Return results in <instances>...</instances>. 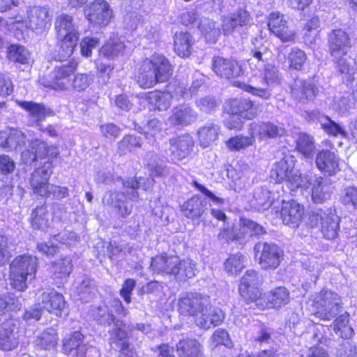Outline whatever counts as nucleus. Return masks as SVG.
<instances>
[{
    "label": "nucleus",
    "mask_w": 357,
    "mask_h": 357,
    "mask_svg": "<svg viewBox=\"0 0 357 357\" xmlns=\"http://www.w3.org/2000/svg\"><path fill=\"white\" fill-rule=\"evenodd\" d=\"M174 67L162 54H154L142 61L136 75L138 85L150 89L158 83L168 82L173 75Z\"/></svg>",
    "instance_id": "obj_1"
},
{
    "label": "nucleus",
    "mask_w": 357,
    "mask_h": 357,
    "mask_svg": "<svg viewBox=\"0 0 357 357\" xmlns=\"http://www.w3.org/2000/svg\"><path fill=\"white\" fill-rule=\"evenodd\" d=\"M196 263L190 259H181L176 255H158L151 259L154 273L173 275L179 282H185L196 275Z\"/></svg>",
    "instance_id": "obj_2"
},
{
    "label": "nucleus",
    "mask_w": 357,
    "mask_h": 357,
    "mask_svg": "<svg viewBox=\"0 0 357 357\" xmlns=\"http://www.w3.org/2000/svg\"><path fill=\"white\" fill-rule=\"evenodd\" d=\"M38 267V261L35 256L22 255L15 257L10 266V284L18 291H24L28 282L35 279Z\"/></svg>",
    "instance_id": "obj_3"
},
{
    "label": "nucleus",
    "mask_w": 357,
    "mask_h": 357,
    "mask_svg": "<svg viewBox=\"0 0 357 357\" xmlns=\"http://www.w3.org/2000/svg\"><path fill=\"white\" fill-rule=\"evenodd\" d=\"M309 225L320 227L325 238L335 239L338 236L340 218L334 207L315 208L309 214Z\"/></svg>",
    "instance_id": "obj_4"
},
{
    "label": "nucleus",
    "mask_w": 357,
    "mask_h": 357,
    "mask_svg": "<svg viewBox=\"0 0 357 357\" xmlns=\"http://www.w3.org/2000/svg\"><path fill=\"white\" fill-rule=\"evenodd\" d=\"M341 296L331 290H322L314 300V315L324 321L333 320L343 309Z\"/></svg>",
    "instance_id": "obj_5"
},
{
    "label": "nucleus",
    "mask_w": 357,
    "mask_h": 357,
    "mask_svg": "<svg viewBox=\"0 0 357 357\" xmlns=\"http://www.w3.org/2000/svg\"><path fill=\"white\" fill-rule=\"evenodd\" d=\"M259 264L263 269L277 268L283 257V251L274 243L259 241L254 247Z\"/></svg>",
    "instance_id": "obj_6"
},
{
    "label": "nucleus",
    "mask_w": 357,
    "mask_h": 357,
    "mask_svg": "<svg viewBox=\"0 0 357 357\" xmlns=\"http://www.w3.org/2000/svg\"><path fill=\"white\" fill-rule=\"evenodd\" d=\"M211 306L210 297L199 293L188 292L178 301V310L183 316L197 317Z\"/></svg>",
    "instance_id": "obj_7"
},
{
    "label": "nucleus",
    "mask_w": 357,
    "mask_h": 357,
    "mask_svg": "<svg viewBox=\"0 0 357 357\" xmlns=\"http://www.w3.org/2000/svg\"><path fill=\"white\" fill-rule=\"evenodd\" d=\"M52 19L49 7L33 6L27 10V22L25 26L36 34L41 35L50 27Z\"/></svg>",
    "instance_id": "obj_8"
},
{
    "label": "nucleus",
    "mask_w": 357,
    "mask_h": 357,
    "mask_svg": "<svg viewBox=\"0 0 357 357\" xmlns=\"http://www.w3.org/2000/svg\"><path fill=\"white\" fill-rule=\"evenodd\" d=\"M76 68L77 64L70 62L56 66L48 77L44 79L43 84L55 90H66L70 88L69 77L74 73Z\"/></svg>",
    "instance_id": "obj_9"
},
{
    "label": "nucleus",
    "mask_w": 357,
    "mask_h": 357,
    "mask_svg": "<svg viewBox=\"0 0 357 357\" xmlns=\"http://www.w3.org/2000/svg\"><path fill=\"white\" fill-rule=\"evenodd\" d=\"M169 142V147L167 153L174 162L189 157L195 148L193 137L188 133L173 137Z\"/></svg>",
    "instance_id": "obj_10"
},
{
    "label": "nucleus",
    "mask_w": 357,
    "mask_h": 357,
    "mask_svg": "<svg viewBox=\"0 0 357 357\" xmlns=\"http://www.w3.org/2000/svg\"><path fill=\"white\" fill-rule=\"evenodd\" d=\"M85 17L91 23L102 26H107L113 14L109 3L104 0H96L84 9Z\"/></svg>",
    "instance_id": "obj_11"
},
{
    "label": "nucleus",
    "mask_w": 357,
    "mask_h": 357,
    "mask_svg": "<svg viewBox=\"0 0 357 357\" xmlns=\"http://www.w3.org/2000/svg\"><path fill=\"white\" fill-rule=\"evenodd\" d=\"M17 105L28 113L29 125L43 130L42 122L54 112L42 103L33 101H17Z\"/></svg>",
    "instance_id": "obj_12"
},
{
    "label": "nucleus",
    "mask_w": 357,
    "mask_h": 357,
    "mask_svg": "<svg viewBox=\"0 0 357 357\" xmlns=\"http://www.w3.org/2000/svg\"><path fill=\"white\" fill-rule=\"evenodd\" d=\"M39 301L44 310L60 317L67 314V303L63 296L54 289L44 291Z\"/></svg>",
    "instance_id": "obj_13"
},
{
    "label": "nucleus",
    "mask_w": 357,
    "mask_h": 357,
    "mask_svg": "<svg viewBox=\"0 0 357 357\" xmlns=\"http://www.w3.org/2000/svg\"><path fill=\"white\" fill-rule=\"evenodd\" d=\"M268 29L282 42L294 41L295 33L289 27L284 15L278 12L271 13L268 17Z\"/></svg>",
    "instance_id": "obj_14"
},
{
    "label": "nucleus",
    "mask_w": 357,
    "mask_h": 357,
    "mask_svg": "<svg viewBox=\"0 0 357 357\" xmlns=\"http://www.w3.org/2000/svg\"><path fill=\"white\" fill-rule=\"evenodd\" d=\"M328 46L332 57H340V55H346L350 50L351 40L344 30L335 29L328 35Z\"/></svg>",
    "instance_id": "obj_15"
},
{
    "label": "nucleus",
    "mask_w": 357,
    "mask_h": 357,
    "mask_svg": "<svg viewBox=\"0 0 357 357\" xmlns=\"http://www.w3.org/2000/svg\"><path fill=\"white\" fill-rule=\"evenodd\" d=\"M129 199L127 196L126 189L125 192L116 190H107L102 197V202L104 204L116 209L117 213L123 218L131 213L132 206L126 200Z\"/></svg>",
    "instance_id": "obj_16"
},
{
    "label": "nucleus",
    "mask_w": 357,
    "mask_h": 357,
    "mask_svg": "<svg viewBox=\"0 0 357 357\" xmlns=\"http://www.w3.org/2000/svg\"><path fill=\"white\" fill-rule=\"evenodd\" d=\"M304 208L294 200L283 202L280 210V217L283 223L292 228H296L303 220Z\"/></svg>",
    "instance_id": "obj_17"
},
{
    "label": "nucleus",
    "mask_w": 357,
    "mask_h": 357,
    "mask_svg": "<svg viewBox=\"0 0 357 357\" xmlns=\"http://www.w3.org/2000/svg\"><path fill=\"white\" fill-rule=\"evenodd\" d=\"M52 173V166L50 162H47L43 167L35 169L31 174L29 181L34 193L40 196L47 195V190L50 186L48 181Z\"/></svg>",
    "instance_id": "obj_18"
},
{
    "label": "nucleus",
    "mask_w": 357,
    "mask_h": 357,
    "mask_svg": "<svg viewBox=\"0 0 357 357\" xmlns=\"http://www.w3.org/2000/svg\"><path fill=\"white\" fill-rule=\"evenodd\" d=\"M197 112L188 105H180L174 107L172 114L167 120V123L171 126H187L195 121Z\"/></svg>",
    "instance_id": "obj_19"
},
{
    "label": "nucleus",
    "mask_w": 357,
    "mask_h": 357,
    "mask_svg": "<svg viewBox=\"0 0 357 357\" xmlns=\"http://www.w3.org/2000/svg\"><path fill=\"white\" fill-rule=\"evenodd\" d=\"M252 20V17L245 8H239L229 14L222 22V31L225 35H229L234 30L240 26L248 25Z\"/></svg>",
    "instance_id": "obj_20"
},
{
    "label": "nucleus",
    "mask_w": 357,
    "mask_h": 357,
    "mask_svg": "<svg viewBox=\"0 0 357 357\" xmlns=\"http://www.w3.org/2000/svg\"><path fill=\"white\" fill-rule=\"evenodd\" d=\"M212 68L218 76L226 79L236 77L241 73V68L238 62L220 56L213 58Z\"/></svg>",
    "instance_id": "obj_21"
},
{
    "label": "nucleus",
    "mask_w": 357,
    "mask_h": 357,
    "mask_svg": "<svg viewBox=\"0 0 357 357\" xmlns=\"http://www.w3.org/2000/svg\"><path fill=\"white\" fill-rule=\"evenodd\" d=\"M253 48L250 50L251 57L248 59V63L251 68L262 70L268 62L270 52L266 42L262 43L261 40L255 39Z\"/></svg>",
    "instance_id": "obj_22"
},
{
    "label": "nucleus",
    "mask_w": 357,
    "mask_h": 357,
    "mask_svg": "<svg viewBox=\"0 0 357 357\" xmlns=\"http://www.w3.org/2000/svg\"><path fill=\"white\" fill-rule=\"evenodd\" d=\"M250 130L260 140L280 137L284 134V129L271 122H253L250 125Z\"/></svg>",
    "instance_id": "obj_23"
},
{
    "label": "nucleus",
    "mask_w": 357,
    "mask_h": 357,
    "mask_svg": "<svg viewBox=\"0 0 357 357\" xmlns=\"http://www.w3.org/2000/svg\"><path fill=\"white\" fill-rule=\"evenodd\" d=\"M54 30L57 37L79 38L78 26L74 22L73 16L61 13L56 17Z\"/></svg>",
    "instance_id": "obj_24"
},
{
    "label": "nucleus",
    "mask_w": 357,
    "mask_h": 357,
    "mask_svg": "<svg viewBox=\"0 0 357 357\" xmlns=\"http://www.w3.org/2000/svg\"><path fill=\"white\" fill-rule=\"evenodd\" d=\"M228 107L230 114H238L243 119H252L257 116V108L251 100L246 98L231 99Z\"/></svg>",
    "instance_id": "obj_25"
},
{
    "label": "nucleus",
    "mask_w": 357,
    "mask_h": 357,
    "mask_svg": "<svg viewBox=\"0 0 357 357\" xmlns=\"http://www.w3.org/2000/svg\"><path fill=\"white\" fill-rule=\"evenodd\" d=\"M315 162L319 170L329 176L334 175L339 170V158L334 152L329 150L319 151Z\"/></svg>",
    "instance_id": "obj_26"
},
{
    "label": "nucleus",
    "mask_w": 357,
    "mask_h": 357,
    "mask_svg": "<svg viewBox=\"0 0 357 357\" xmlns=\"http://www.w3.org/2000/svg\"><path fill=\"white\" fill-rule=\"evenodd\" d=\"M319 89L310 81L296 79L291 86V95L301 102L314 100Z\"/></svg>",
    "instance_id": "obj_27"
},
{
    "label": "nucleus",
    "mask_w": 357,
    "mask_h": 357,
    "mask_svg": "<svg viewBox=\"0 0 357 357\" xmlns=\"http://www.w3.org/2000/svg\"><path fill=\"white\" fill-rule=\"evenodd\" d=\"M26 135L16 128H9L8 132H0V146L8 150H15L25 144Z\"/></svg>",
    "instance_id": "obj_28"
},
{
    "label": "nucleus",
    "mask_w": 357,
    "mask_h": 357,
    "mask_svg": "<svg viewBox=\"0 0 357 357\" xmlns=\"http://www.w3.org/2000/svg\"><path fill=\"white\" fill-rule=\"evenodd\" d=\"M224 319L222 312L220 310L212 309L211 305L203 310L197 317L195 323L197 326L204 329H208L212 326L220 325Z\"/></svg>",
    "instance_id": "obj_29"
},
{
    "label": "nucleus",
    "mask_w": 357,
    "mask_h": 357,
    "mask_svg": "<svg viewBox=\"0 0 357 357\" xmlns=\"http://www.w3.org/2000/svg\"><path fill=\"white\" fill-rule=\"evenodd\" d=\"M290 301V294L284 287H278L265 295V308H280Z\"/></svg>",
    "instance_id": "obj_30"
},
{
    "label": "nucleus",
    "mask_w": 357,
    "mask_h": 357,
    "mask_svg": "<svg viewBox=\"0 0 357 357\" xmlns=\"http://www.w3.org/2000/svg\"><path fill=\"white\" fill-rule=\"evenodd\" d=\"M293 156L291 155H285L276 163L275 168L272 169L271 177L278 183L284 181H287L293 172Z\"/></svg>",
    "instance_id": "obj_31"
},
{
    "label": "nucleus",
    "mask_w": 357,
    "mask_h": 357,
    "mask_svg": "<svg viewBox=\"0 0 357 357\" xmlns=\"http://www.w3.org/2000/svg\"><path fill=\"white\" fill-rule=\"evenodd\" d=\"M206 208V203L199 196H194L181 206V211L188 218H200Z\"/></svg>",
    "instance_id": "obj_32"
},
{
    "label": "nucleus",
    "mask_w": 357,
    "mask_h": 357,
    "mask_svg": "<svg viewBox=\"0 0 357 357\" xmlns=\"http://www.w3.org/2000/svg\"><path fill=\"white\" fill-rule=\"evenodd\" d=\"M312 115L313 118H315L320 123L321 128L329 135L337 137L341 135L346 138L348 137V133L345 129L333 121L331 118L327 116L322 115L318 112H312Z\"/></svg>",
    "instance_id": "obj_33"
},
{
    "label": "nucleus",
    "mask_w": 357,
    "mask_h": 357,
    "mask_svg": "<svg viewBox=\"0 0 357 357\" xmlns=\"http://www.w3.org/2000/svg\"><path fill=\"white\" fill-rule=\"evenodd\" d=\"M193 43L192 36L187 31H181L174 34V49L180 57L185 58L190 56Z\"/></svg>",
    "instance_id": "obj_34"
},
{
    "label": "nucleus",
    "mask_w": 357,
    "mask_h": 357,
    "mask_svg": "<svg viewBox=\"0 0 357 357\" xmlns=\"http://www.w3.org/2000/svg\"><path fill=\"white\" fill-rule=\"evenodd\" d=\"M154 179L152 178H129L123 182L124 189H126L127 196L130 200L135 199L138 197L137 190L142 188L147 190L153 185Z\"/></svg>",
    "instance_id": "obj_35"
},
{
    "label": "nucleus",
    "mask_w": 357,
    "mask_h": 357,
    "mask_svg": "<svg viewBox=\"0 0 357 357\" xmlns=\"http://www.w3.org/2000/svg\"><path fill=\"white\" fill-rule=\"evenodd\" d=\"M331 187L326 179L317 178L312 188L311 199L314 204H323L329 199L331 194Z\"/></svg>",
    "instance_id": "obj_36"
},
{
    "label": "nucleus",
    "mask_w": 357,
    "mask_h": 357,
    "mask_svg": "<svg viewBox=\"0 0 357 357\" xmlns=\"http://www.w3.org/2000/svg\"><path fill=\"white\" fill-rule=\"evenodd\" d=\"M15 327V324L13 319L4 324V328L0 332L1 349L10 351L17 347L18 341L13 333Z\"/></svg>",
    "instance_id": "obj_37"
},
{
    "label": "nucleus",
    "mask_w": 357,
    "mask_h": 357,
    "mask_svg": "<svg viewBox=\"0 0 357 357\" xmlns=\"http://www.w3.org/2000/svg\"><path fill=\"white\" fill-rule=\"evenodd\" d=\"M89 314L96 323L105 326H110L116 321L115 316L106 305L91 306Z\"/></svg>",
    "instance_id": "obj_38"
},
{
    "label": "nucleus",
    "mask_w": 357,
    "mask_h": 357,
    "mask_svg": "<svg viewBox=\"0 0 357 357\" xmlns=\"http://www.w3.org/2000/svg\"><path fill=\"white\" fill-rule=\"evenodd\" d=\"M176 352L179 357H201L202 345L194 339L181 340L176 344Z\"/></svg>",
    "instance_id": "obj_39"
},
{
    "label": "nucleus",
    "mask_w": 357,
    "mask_h": 357,
    "mask_svg": "<svg viewBox=\"0 0 357 357\" xmlns=\"http://www.w3.org/2000/svg\"><path fill=\"white\" fill-rule=\"evenodd\" d=\"M301 337L303 340L314 346L318 344L328 346L331 342V340L326 336V328L323 325L314 326L308 331L303 333Z\"/></svg>",
    "instance_id": "obj_40"
},
{
    "label": "nucleus",
    "mask_w": 357,
    "mask_h": 357,
    "mask_svg": "<svg viewBox=\"0 0 357 357\" xmlns=\"http://www.w3.org/2000/svg\"><path fill=\"white\" fill-rule=\"evenodd\" d=\"M125 44L117 37L110 38L106 43L102 46L100 53L104 57L113 59L123 54Z\"/></svg>",
    "instance_id": "obj_41"
},
{
    "label": "nucleus",
    "mask_w": 357,
    "mask_h": 357,
    "mask_svg": "<svg viewBox=\"0 0 357 357\" xmlns=\"http://www.w3.org/2000/svg\"><path fill=\"white\" fill-rule=\"evenodd\" d=\"M333 58L336 64V68L341 74H344L346 76L347 81H352L356 70L355 60L348 53L346 55H340V57Z\"/></svg>",
    "instance_id": "obj_42"
},
{
    "label": "nucleus",
    "mask_w": 357,
    "mask_h": 357,
    "mask_svg": "<svg viewBox=\"0 0 357 357\" xmlns=\"http://www.w3.org/2000/svg\"><path fill=\"white\" fill-rule=\"evenodd\" d=\"M296 149L306 158H312L316 151V146L314 137L305 133L301 132L298 135L296 140Z\"/></svg>",
    "instance_id": "obj_43"
},
{
    "label": "nucleus",
    "mask_w": 357,
    "mask_h": 357,
    "mask_svg": "<svg viewBox=\"0 0 357 357\" xmlns=\"http://www.w3.org/2000/svg\"><path fill=\"white\" fill-rule=\"evenodd\" d=\"M22 304L17 297L11 293H5L0 296V315L11 318L10 312L19 310Z\"/></svg>",
    "instance_id": "obj_44"
},
{
    "label": "nucleus",
    "mask_w": 357,
    "mask_h": 357,
    "mask_svg": "<svg viewBox=\"0 0 357 357\" xmlns=\"http://www.w3.org/2000/svg\"><path fill=\"white\" fill-rule=\"evenodd\" d=\"M243 243L250 237H259L266 233L265 229L259 224L249 219H242L240 227Z\"/></svg>",
    "instance_id": "obj_45"
},
{
    "label": "nucleus",
    "mask_w": 357,
    "mask_h": 357,
    "mask_svg": "<svg viewBox=\"0 0 357 357\" xmlns=\"http://www.w3.org/2000/svg\"><path fill=\"white\" fill-rule=\"evenodd\" d=\"M60 39L56 50L58 54L56 59L59 61L66 60L69 58L73 53L75 48L77 47L79 38L76 37H57Z\"/></svg>",
    "instance_id": "obj_46"
},
{
    "label": "nucleus",
    "mask_w": 357,
    "mask_h": 357,
    "mask_svg": "<svg viewBox=\"0 0 357 357\" xmlns=\"http://www.w3.org/2000/svg\"><path fill=\"white\" fill-rule=\"evenodd\" d=\"M239 293L248 303H255L259 308H265V296L261 297V293L257 287L239 286Z\"/></svg>",
    "instance_id": "obj_47"
},
{
    "label": "nucleus",
    "mask_w": 357,
    "mask_h": 357,
    "mask_svg": "<svg viewBox=\"0 0 357 357\" xmlns=\"http://www.w3.org/2000/svg\"><path fill=\"white\" fill-rule=\"evenodd\" d=\"M349 313L344 312L340 314L338 317H336L334 321V331L344 339H350L354 333L353 328L349 324Z\"/></svg>",
    "instance_id": "obj_48"
},
{
    "label": "nucleus",
    "mask_w": 357,
    "mask_h": 357,
    "mask_svg": "<svg viewBox=\"0 0 357 357\" xmlns=\"http://www.w3.org/2000/svg\"><path fill=\"white\" fill-rule=\"evenodd\" d=\"M150 104L159 111H165L171 105L172 96L169 92L155 91L150 92L148 96Z\"/></svg>",
    "instance_id": "obj_49"
},
{
    "label": "nucleus",
    "mask_w": 357,
    "mask_h": 357,
    "mask_svg": "<svg viewBox=\"0 0 357 357\" xmlns=\"http://www.w3.org/2000/svg\"><path fill=\"white\" fill-rule=\"evenodd\" d=\"M219 127L213 123H208L198 130L200 145L204 148L210 146L218 137Z\"/></svg>",
    "instance_id": "obj_50"
},
{
    "label": "nucleus",
    "mask_w": 357,
    "mask_h": 357,
    "mask_svg": "<svg viewBox=\"0 0 357 357\" xmlns=\"http://www.w3.org/2000/svg\"><path fill=\"white\" fill-rule=\"evenodd\" d=\"M97 291L95 282L88 278L83 279L77 287L79 300L85 303L91 301L96 296Z\"/></svg>",
    "instance_id": "obj_51"
},
{
    "label": "nucleus",
    "mask_w": 357,
    "mask_h": 357,
    "mask_svg": "<svg viewBox=\"0 0 357 357\" xmlns=\"http://www.w3.org/2000/svg\"><path fill=\"white\" fill-rule=\"evenodd\" d=\"M53 275L63 279L68 277L73 270L72 260L69 257H63L52 263Z\"/></svg>",
    "instance_id": "obj_52"
},
{
    "label": "nucleus",
    "mask_w": 357,
    "mask_h": 357,
    "mask_svg": "<svg viewBox=\"0 0 357 357\" xmlns=\"http://www.w3.org/2000/svg\"><path fill=\"white\" fill-rule=\"evenodd\" d=\"M57 340L55 331L52 328H48L37 337L36 344L41 349L50 350L56 347Z\"/></svg>",
    "instance_id": "obj_53"
},
{
    "label": "nucleus",
    "mask_w": 357,
    "mask_h": 357,
    "mask_svg": "<svg viewBox=\"0 0 357 357\" xmlns=\"http://www.w3.org/2000/svg\"><path fill=\"white\" fill-rule=\"evenodd\" d=\"M142 146V140L134 135H126L118 143V152L121 155H126L139 149Z\"/></svg>",
    "instance_id": "obj_54"
},
{
    "label": "nucleus",
    "mask_w": 357,
    "mask_h": 357,
    "mask_svg": "<svg viewBox=\"0 0 357 357\" xmlns=\"http://www.w3.org/2000/svg\"><path fill=\"white\" fill-rule=\"evenodd\" d=\"M255 142V135L250 131V136L238 135L230 138L227 142V147L232 151L245 149Z\"/></svg>",
    "instance_id": "obj_55"
},
{
    "label": "nucleus",
    "mask_w": 357,
    "mask_h": 357,
    "mask_svg": "<svg viewBox=\"0 0 357 357\" xmlns=\"http://www.w3.org/2000/svg\"><path fill=\"white\" fill-rule=\"evenodd\" d=\"M199 26L202 29L204 37L209 43H214L220 36V30L216 27L215 22L210 19H204L199 22Z\"/></svg>",
    "instance_id": "obj_56"
},
{
    "label": "nucleus",
    "mask_w": 357,
    "mask_h": 357,
    "mask_svg": "<svg viewBox=\"0 0 357 357\" xmlns=\"http://www.w3.org/2000/svg\"><path fill=\"white\" fill-rule=\"evenodd\" d=\"M83 335L79 331H75L70 337L65 338L63 344V351L67 355H74L82 344Z\"/></svg>",
    "instance_id": "obj_57"
},
{
    "label": "nucleus",
    "mask_w": 357,
    "mask_h": 357,
    "mask_svg": "<svg viewBox=\"0 0 357 357\" xmlns=\"http://www.w3.org/2000/svg\"><path fill=\"white\" fill-rule=\"evenodd\" d=\"M47 210L45 205L36 207L31 213V226L34 229H43L47 226Z\"/></svg>",
    "instance_id": "obj_58"
},
{
    "label": "nucleus",
    "mask_w": 357,
    "mask_h": 357,
    "mask_svg": "<svg viewBox=\"0 0 357 357\" xmlns=\"http://www.w3.org/2000/svg\"><path fill=\"white\" fill-rule=\"evenodd\" d=\"M8 58L13 62L25 63L29 58V52L22 45H11L8 50Z\"/></svg>",
    "instance_id": "obj_59"
},
{
    "label": "nucleus",
    "mask_w": 357,
    "mask_h": 357,
    "mask_svg": "<svg viewBox=\"0 0 357 357\" xmlns=\"http://www.w3.org/2000/svg\"><path fill=\"white\" fill-rule=\"evenodd\" d=\"M287 60L289 68L301 70L307 60V56L304 51L298 48H292L288 54Z\"/></svg>",
    "instance_id": "obj_60"
},
{
    "label": "nucleus",
    "mask_w": 357,
    "mask_h": 357,
    "mask_svg": "<svg viewBox=\"0 0 357 357\" xmlns=\"http://www.w3.org/2000/svg\"><path fill=\"white\" fill-rule=\"evenodd\" d=\"M225 270L231 274H236L245 267L244 256L238 252L231 255L225 263Z\"/></svg>",
    "instance_id": "obj_61"
},
{
    "label": "nucleus",
    "mask_w": 357,
    "mask_h": 357,
    "mask_svg": "<svg viewBox=\"0 0 357 357\" xmlns=\"http://www.w3.org/2000/svg\"><path fill=\"white\" fill-rule=\"evenodd\" d=\"M340 202L348 208L357 210V187L350 185L345 188L342 192Z\"/></svg>",
    "instance_id": "obj_62"
},
{
    "label": "nucleus",
    "mask_w": 357,
    "mask_h": 357,
    "mask_svg": "<svg viewBox=\"0 0 357 357\" xmlns=\"http://www.w3.org/2000/svg\"><path fill=\"white\" fill-rule=\"evenodd\" d=\"M305 269L311 273L312 277H314V282L317 280L321 272L324 270L323 259L315 257H312L303 263Z\"/></svg>",
    "instance_id": "obj_63"
},
{
    "label": "nucleus",
    "mask_w": 357,
    "mask_h": 357,
    "mask_svg": "<svg viewBox=\"0 0 357 357\" xmlns=\"http://www.w3.org/2000/svg\"><path fill=\"white\" fill-rule=\"evenodd\" d=\"M287 182L291 190L298 188H305L310 183V178L306 174H302L299 172L294 171L290 175Z\"/></svg>",
    "instance_id": "obj_64"
}]
</instances>
